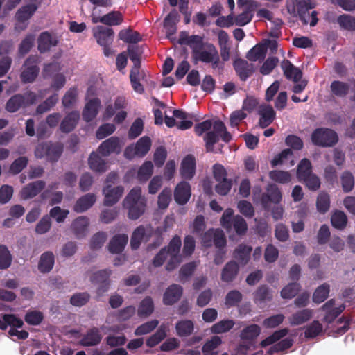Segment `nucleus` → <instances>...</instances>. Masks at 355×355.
I'll use <instances>...</instances> for the list:
<instances>
[{"instance_id": "nucleus-1", "label": "nucleus", "mask_w": 355, "mask_h": 355, "mask_svg": "<svg viewBox=\"0 0 355 355\" xmlns=\"http://www.w3.org/2000/svg\"><path fill=\"white\" fill-rule=\"evenodd\" d=\"M182 245L179 236H174L170 241L167 248H164L156 255L153 265L156 267L162 266L165 260H168L166 269H174L182 260V257L190 256L195 249V240L191 236H187L184 240L182 254L180 253Z\"/></svg>"}, {"instance_id": "nucleus-2", "label": "nucleus", "mask_w": 355, "mask_h": 355, "mask_svg": "<svg viewBox=\"0 0 355 355\" xmlns=\"http://www.w3.org/2000/svg\"><path fill=\"white\" fill-rule=\"evenodd\" d=\"M211 130L205 137L207 149L209 151H214V144H216L219 137L223 141H228L231 139L230 135L226 131L224 124L220 121H205L195 127L197 135H201L205 132Z\"/></svg>"}, {"instance_id": "nucleus-3", "label": "nucleus", "mask_w": 355, "mask_h": 355, "mask_svg": "<svg viewBox=\"0 0 355 355\" xmlns=\"http://www.w3.org/2000/svg\"><path fill=\"white\" fill-rule=\"evenodd\" d=\"M315 7V3L311 0H288L287 1L288 12L293 16H299L302 21L305 24H309L314 26L318 22L317 12L312 11L309 13V10Z\"/></svg>"}, {"instance_id": "nucleus-4", "label": "nucleus", "mask_w": 355, "mask_h": 355, "mask_svg": "<svg viewBox=\"0 0 355 355\" xmlns=\"http://www.w3.org/2000/svg\"><path fill=\"white\" fill-rule=\"evenodd\" d=\"M146 201L141 195V187H136L130 190L123 201L124 207L128 209L130 218L137 219L144 212Z\"/></svg>"}, {"instance_id": "nucleus-5", "label": "nucleus", "mask_w": 355, "mask_h": 355, "mask_svg": "<svg viewBox=\"0 0 355 355\" xmlns=\"http://www.w3.org/2000/svg\"><path fill=\"white\" fill-rule=\"evenodd\" d=\"M128 52L130 60L134 63L130 74L131 85L135 92L141 94L144 91L143 83L148 82V77L145 71L139 69V58L135 48L130 46Z\"/></svg>"}, {"instance_id": "nucleus-6", "label": "nucleus", "mask_w": 355, "mask_h": 355, "mask_svg": "<svg viewBox=\"0 0 355 355\" xmlns=\"http://www.w3.org/2000/svg\"><path fill=\"white\" fill-rule=\"evenodd\" d=\"M127 105V101L123 96L117 97L114 103H107L103 112V119L106 121L114 116V121L116 123H122L127 116V112L125 111Z\"/></svg>"}, {"instance_id": "nucleus-7", "label": "nucleus", "mask_w": 355, "mask_h": 355, "mask_svg": "<svg viewBox=\"0 0 355 355\" xmlns=\"http://www.w3.org/2000/svg\"><path fill=\"white\" fill-rule=\"evenodd\" d=\"M118 177L116 173H110L106 179L105 186L103 189L104 202L107 205L115 204L121 197L123 188L121 186L112 187Z\"/></svg>"}, {"instance_id": "nucleus-8", "label": "nucleus", "mask_w": 355, "mask_h": 355, "mask_svg": "<svg viewBox=\"0 0 355 355\" xmlns=\"http://www.w3.org/2000/svg\"><path fill=\"white\" fill-rule=\"evenodd\" d=\"M238 7L242 8L241 13L234 16L235 25L243 26L248 24L252 19L254 12L260 4L254 0H237Z\"/></svg>"}, {"instance_id": "nucleus-9", "label": "nucleus", "mask_w": 355, "mask_h": 355, "mask_svg": "<svg viewBox=\"0 0 355 355\" xmlns=\"http://www.w3.org/2000/svg\"><path fill=\"white\" fill-rule=\"evenodd\" d=\"M233 214L232 209H227L221 217L220 224L227 231L233 227L238 234H243L247 230V224L240 216L233 217Z\"/></svg>"}, {"instance_id": "nucleus-10", "label": "nucleus", "mask_w": 355, "mask_h": 355, "mask_svg": "<svg viewBox=\"0 0 355 355\" xmlns=\"http://www.w3.org/2000/svg\"><path fill=\"white\" fill-rule=\"evenodd\" d=\"M151 144V139L148 137H142L135 144H132L125 148L124 157L128 159L143 157L150 150Z\"/></svg>"}, {"instance_id": "nucleus-11", "label": "nucleus", "mask_w": 355, "mask_h": 355, "mask_svg": "<svg viewBox=\"0 0 355 355\" xmlns=\"http://www.w3.org/2000/svg\"><path fill=\"white\" fill-rule=\"evenodd\" d=\"M311 140L315 145L331 146L337 142L338 136L332 130L319 128L313 132Z\"/></svg>"}, {"instance_id": "nucleus-12", "label": "nucleus", "mask_w": 355, "mask_h": 355, "mask_svg": "<svg viewBox=\"0 0 355 355\" xmlns=\"http://www.w3.org/2000/svg\"><path fill=\"white\" fill-rule=\"evenodd\" d=\"M94 94L95 89L89 88L87 93V103L83 112V117L86 121L94 119L98 112L101 102L98 98L93 96Z\"/></svg>"}, {"instance_id": "nucleus-13", "label": "nucleus", "mask_w": 355, "mask_h": 355, "mask_svg": "<svg viewBox=\"0 0 355 355\" xmlns=\"http://www.w3.org/2000/svg\"><path fill=\"white\" fill-rule=\"evenodd\" d=\"M98 9L94 8L91 13V19L94 24L102 23L107 26H117L122 23L123 16L118 11H112L101 16Z\"/></svg>"}, {"instance_id": "nucleus-14", "label": "nucleus", "mask_w": 355, "mask_h": 355, "mask_svg": "<svg viewBox=\"0 0 355 355\" xmlns=\"http://www.w3.org/2000/svg\"><path fill=\"white\" fill-rule=\"evenodd\" d=\"M62 151V148L58 144L42 143L36 147L35 153L37 157H45L50 161H56L60 156Z\"/></svg>"}, {"instance_id": "nucleus-15", "label": "nucleus", "mask_w": 355, "mask_h": 355, "mask_svg": "<svg viewBox=\"0 0 355 355\" xmlns=\"http://www.w3.org/2000/svg\"><path fill=\"white\" fill-rule=\"evenodd\" d=\"M173 116H175L177 120V123L175 122V119L168 116L166 111H164L165 123L168 127H173L176 124L179 129L187 130L192 126L193 122L191 117L186 113L180 110H173Z\"/></svg>"}, {"instance_id": "nucleus-16", "label": "nucleus", "mask_w": 355, "mask_h": 355, "mask_svg": "<svg viewBox=\"0 0 355 355\" xmlns=\"http://www.w3.org/2000/svg\"><path fill=\"white\" fill-rule=\"evenodd\" d=\"M194 55L196 60L203 62L211 63L213 67L218 66L219 57L216 49L211 44H204Z\"/></svg>"}, {"instance_id": "nucleus-17", "label": "nucleus", "mask_w": 355, "mask_h": 355, "mask_svg": "<svg viewBox=\"0 0 355 355\" xmlns=\"http://www.w3.org/2000/svg\"><path fill=\"white\" fill-rule=\"evenodd\" d=\"M225 243L223 232L219 229L209 230L202 237V244L205 248L211 246L212 243L217 248H222Z\"/></svg>"}, {"instance_id": "nucleus-18", "label": "nucleus", "mask_w": 355, "mask_h": 355, "mask_svg": "<svg viewBox=\"0 0 355 355\" xmlns=\"http://www.w3.org/2000/svg\"><path fill=\"white\" fill-rule=\"evenodd\" d=\"M110 276V272L107 270H98L90 273L89 278L92 282L98 284L97 288V294L101 296L107 292L109 288V282L107 279Z\"/></svg>"}, {"instance_id": "nucleus-19", "label": "nucleus", "mask_w": 355, "mask_h": 355, "mask_svg": "<svg viewBox=\"0 0 355 355\" xmlns=\"http://www.w3.org/2000/svg\"><path fill=\"white\" fill-rule=\"evenodd\" d=\"M123 142L118 137H112L104 141L98 147V152L103 156H108L112 153H119Z\"/></svg>"}, {"instance_id": "nucleus-20", "label": "nucleus", "mask_w": 355, "mask_h": 355, "mask_svg": "<svg viewBox=\"0 0 355 355\" xmlns=\"http://www.w3.org/2000/svg\"><path fill=\"white\" fill-rule=\"evenodd\" d=\"M35 98V94L32 92L26 94L25 98L20 95H16L7 102L6 108L10 112H15L23 105L33 103Z\"/></svg>"}, {"instance_id": "nucleus-21", "label": "nucleus", "mask_w": 355, "mask_h": 355, "mask_svg": "<svg viewBox=\"0 0 355 355\" xmlns=\"http://www.w3.org/2000/svg\"><path fill=\"white\" fill-rule=\"evenodd\" d=\"M37 58H29L25 62L21 74V80L24 83L33 82L37 77L39 69L37 67Z\"/></svg>"}, {"instance_id": "nucleus-22", "label": "nucleus", "mask_w": 355, "mask_h": 355, "mask_svg": "<svg viewBox=\"0 0 355 355\" xmlns=\"http://www.w3.org/2000/svg\"><path fill=\"white\" fill-rule=\"evenodd\" d=\"M196 159L191 155L184 157L180 164V173L182 178L191 180L196 173Z\"/></svg>"}, {"instance_id": "nucleus-23", "label": "nucleus", "mask_w": 355, "mask_h": 355, "mask_svg": "<svg viewBox=\"0 0 355 355\" xmlns=\"http://www.w3.org/2000/svg\"><path fill=\"white\" fill-rule=\"evenodd\" d=\"M153 230L150 227H139L133 232L130 245L133 250L137 249L142 242L147 241L151 236Z\"/></svg>"}, {"instance_id": "nucleus-24", "label": "nucleus", "mask_w": 355, "mask_h": 355, "mask_svg": "<svg viewBox=\"0 0 355 355\" xmlns=\"http://www.w3.org/2000/svg\"><path fill=\"white\" fill-rule=\"evenodd\" d=\"M191 195V186L187 182L181 181L175 188L174 199L179 205H185L190 199Z\"/></svg>"}, {"instance_id": "nucleus-25", "label": "nucleus", "mask_w": 355, "mask_h": 355, "mask_svg": "<svg viewBox=\"0 0 355 355\" xmlns=\"http://www.w3.org/2000/svg\"><path fill=\"white\" fill-rule=\"evenodd\" d=\"M92 33L97 43L101 46L110 44L113 40V31L107 27L97 26L92 28Z\"/></svg>"}, {"instance_id": "nucleus-26", "label": "nucleus", "mask_w": 355, "mask_h": 355, "mask_svg": "<svg viewBox=\"0 0 355 355\" xmlns=\"http://www.w3.org/2000/svg\"><path fill=\"white\" fill-rule=\"evenodd\" d=\"M28 3L22 7L17 12L16 17L19 21H24L28 19L36 11L42 0H28Z\"/></svg>"}, {"instance_id": "nucleus-27", "label": "nucleus", "mask_w": 355, "mask_h": 355, "mask_svg": "<svg viewBox=\"0 0 355 355\" xmlns=\"http://www.w3.org/2000/svg\"><path fill=\"white\" fill-rule=\"evenodd\" d=\"M259 124L262 128L268 126L275 117V112L270 105H263L259 108Z\"/></svg>"}, {"instance_id": "nucleus-28", "label": "nucleus", "mask_w": 355, "mask_h": 355, "mask_svg": "<svg viewBox=\"0 0 355 355\" xmlns=\"http://www.w3.org/2000/svg\"><path fill=\"white\" fill-rule=\"evenodd\" d=\"M182 293V288L176 284L170 286L165 291L163 302L165 304L171 305L178 302Z\"/></svg>"}, {"instance_id": "nucleus-29", "label": "nucleus", "mask_w": 355, "mask_h": 355, "mask_svg": "<svg viewBox=\"0 0 355 355\" xmlns=\"http://www.w3.org/2000/svg\"><path fill=\"white\" fill-rule=\"evenodd\" d=\"M179 43L188 44L193 49V54L196 53L204 44L202 38L198 35L189 36L186 33H182L180 35Z\"/></svg>"}, {"instance_id": "nucleus-30", "label": "nucleus", "mask_w": 355, "mask_h": 355, "mask_svg": "<svg viewBox=\"0 0 355 355\" xmlns=\"http://www.w3.org/2000/svg\"><path fill=\"white\" fill-rule=\"evenodd\" d=\"M88 164L92 171L98 173H103L108 168L107 163L100 157L98 153L95 152L91 153Z\"/></svg>"}, {"instance_id": "nucleus-31", "label": "nucleus", "mask_w": 355, "mask_h": 355, "mask_svg": "<svg viewBox=\"0 0 355 355\" xmlns=\"http://www.w3.org/2000/svg\"><path fill=\"white\" fill-rule=\"evenodd\" d=\"M96 196L93 193H87L80 198L74 205L76 212H84L89 209L96 202Z\"/></svg>"}, {"instance_id": "nucleus-32", "label": "nucleus", "mask_w": 355, "mask_h": 355, "mask_svg": "<svg viewBox=\"0 0 355 355\" xmlns=\"http://www.w3.org/2000/svg\"><path fill=\"white\" fill-rule=\"evenodd\" d=\"M222 344V339L214 336L208 339L202 348V355H218L217 348Z\"/></svg>"}, {"instance_id": "nucleus-33", "label": "nucleus", "mask_w": 355, "mask_h": 355, "mask_svg": "<svg viewBox=\"0 0 355 355\" xmlns=\"http://www.w3.org/2000/svg\"><path fill=\"white\" fill-rule=\"evenodd\" d=\"M335 302L333 300H329L322 307V310L325 312L324 320L328 322L332 321L337 317L345 309L344 306L335 307Z\"/></svg>"}, {"instance_id": "nucleus-34", "label": "nucleus", "mask_w": 355, "mask_h": 355, "mask_svg": "<svg viewBox=\"0 0 355 355\" xmlns=\"http://www.w3.org/2000/svg\"><path fill=\"white\" fill-rule=\"evenodd\" d=\"M56 37L49 33H42L38 39V49L40 52L49 51L51 47L56 46Z\"/></svg>"}, {"instance_id": "nucleus-35", "label": "nucleus", "mask_w": 355, "mask_h": 355, "mask_svg": "<svg viewBox=\"0 0 355 355\" xmlns=\"http://www.w3.org/2000/svg\"><path fill=\"white\" fill-rule=\"evenodd\" d=\"M44 184L42 181L31 183L21 189L20 192V197L24 200L33 198L44 188Z\"/></svg>"}, {"instance_id": "nucleus-36", "label": "nucleus", "mask_w": 355, "mask_h": 355, "mask_svg": "<svg viewBox=\"0 0 355 355\" xmlns=\"http://www.w3.org/2000/svg\"><path fill=\"white\" fill-rule=\"evenodd\" d=\"M24 324L23 320L13 314H4L0 318V329H6L8 326L11 329L21 328Z\"/></svg>"}, {"instance_id": "nucleus-37", "label": "nucleus", "mask_w": 355, "mask_h": 355, "mask_svg": "<svg viewBox=\"0 0 355 355\" xmlns=\"http://www.w3.org/2000/svg\"><path fill=\"white\" fill-rule=\"evenodd\" d=\"M178 21V15L175 12L169 13L164 19V26L167 37L171 40H173V35L176 32L175 26Z\"/></svg>"}, {"instance_id": "nucleus-38", "label": "nucleus", "mask_w": 355, "mask_h": 355, "mask_svg": "<svg viewBox=\"0 0 355 355\" xmlns=\"http://www.w3.org/2000/svg\"><path fill=\"white\" fill-rule=\"evenodd\" d=\"M128 237L125 234H119L115 236L110 242L109 250L112 253H119L127 244Z\"/></svg>"}, {"instance_id": "nucleus-39", "label": "nucleus", "mask_w": 355, "mask_h": 355, "mask_svg": "<svg viewBox=\"0 0 355 355\" xmlns=\"http://www.w3.org/2000/svg\"><path fill=\"white\" fill-rule=\"evenodd\" d=\"M168 331V327L166 324H162L156 332L147 339L146 345L149 347L157 345L166 336Z\"/></svg>"}, {"instance_id": "nucleus-40", "label": "nucleus", "mask_w": 355, "mask_h": 355, "mask_svg": "<svg viewBox=\"0 0 355 355\" xmlns=\"http://www.w3.org/2000/svg\"><path fill=\"white\" fill-rule=\"evenodd\" d=\"M154 166L152 162L145 161L138 168L137 178L141 182H146L153 173Z\"/></svg>"}, {"instance_id": "nucleus-41", "label": "nucleus", "mask_w": 355, "mask_h": 355, "mask_svg": "<svg viewBox=\"0 0 355 355\" xmlns=\"http://www.w3.org/2000/svg\"><path fill=\"white\" fill-rule=\"evenodd\" d=\"M175 330L177 335L180 337H187L194 330L193 322L190 320H180L176 324Z\"/></svg>"}, {"instance_id": "nucleus-42", "label": "nucleus", "mask_w": 355, "mask_h": 355, "mask_svg": "<svg viewBox=\"0 0 355 355\" xmlns=\"http://www.w3.org/2000/svg\"><path fill=\"white\" fill-rule=\"evenodd\" d=\"M293 152L290 149H284L280 153L277 154L271 160L272 167L286 164L287 161H290V166L294 165V161L292 159Z\"/></svg>"}, {"instance_id": "nucleus-43", "label": "nucleus", "mask_w": 355, "mask_h": 355, "mask_svg": "<svg viewBox=\"0 0 355 355\" xmlns=\"http://www.w3.org/2000/svg\"><path fill=\"white\" fill-rule=\"evenodd\" d=\"M54 265V256L52 252H46L43 253L38 264V269L41 272H49Z\"/></svg>"}, {"instance_id": "nucleus-44", "label": "nucleus", "mask_w": 355, "mask_h": 355, "mask_svg": "<svg viewBox=\"0 0 355 355\" xmlns=\"http://www.w3.org/2000/svg\"><path fill=\"white\" fill-rule=\"evenodd\" d=\"M238 272V266L235 262L230 261L227 263L221 272V279L225 282H232L236 276Z\"/></svg>"}, {"instance_id": "nucleus-45", "label": "nucleus", "mask_w": 355, "mask_h": 355, "mask_svg": "<svg viewBox=\"0 0 355 355\" xmlns=\"http://www.w3.org/2000/svg\"><path fill=\"white\" fill-rule=\"evenodd\" d=\"M285 76L292 79L294 82H297L301 79L302 73L300 70L295 67L290 62L284 61L282 64Z\"/></svg>"}, {"instance_id": "nucleus-46", "label": "nucleus", "mask_w": 355, "mask_h": 355, "mask_svg": "<svg viewBox=\"0 0 355 355\" xmlns=\"http://www.w3.org/2000/svg\"><path fill=\"white\" fill-rule=\"evenodd\" d=\"M101 340L99 330L96 328L90 329L82 338L80 343L84 346H92L97 345Z\"/></svg>"}, {"instance_id": "nucleus-47", "label": "nucleus", "mask_w": 355, "mask_h": 355, "mask_svg": "<svg viewBox=\"0 0 355 355\" xmlns=\"http://www.w3.org/2000/svg\"><path fill=\"white\" fill-rule=\"evenodd\" d=\"M154 310V304L152 299L149 297L144 298L139 304L137 314L142 318L149 316Z\"/></svg>"}, {"instance_id": "nucleus-48", "label": "nucleus", "mask_w": 355, "mask_h": 355, "mask_svg": "<svg viewBox=\"0 0 355 355\" xmlns=\"http://www.w3.org/2000/svg\"><path fill=\"white\" fill-rule=\"evenodd\" d=\"M331 223L334 227L343 230L347 225V217L343 211L336 210L331 215Z\"/></svg>"}, {"instance_id": "nucleus-49", "label": "nucleus", "mask_w": 355, "mask_h": 355, "mask_svg": "<svg viewBox=\"0 0 355 355\" xmlns=\"http://www.w3.org/2000/svg\"><path fill=\"white\" fill-rule=\"evenodd\" d=\"M234 325V322L232 320H223L212 325L210 331L214 334H221L229 331Z\"/></svg>"}, {"instance_id": "nucleus-50", "label": "nucleus", "mask_w": 355, "mask_h": 355, "mask_svg": "<svg viewBox=\"0 0 355 355\" xmlns=\"http://www.w3.org/2000/svg\"><path fill=\"white\" fill-rule=\"evenodd\" d=\"M79 119V113L77 112H73L67 116L62 121L60 128L63 132H70L76 126Z\"/></svg>"}, {"instance_id": "nucleus-51", "label": "nucleus", "mask_w": 355, "mask_h": 355, "mask_svg": "<svg viewBox=\"0 0 355 355\" xmlns=\"http://www.w3.org/2000/svg\"><path fill=\"white\" fill-rule=\"evenodd\" d=\"M89 220L85 216L76 219L73 223V230L78 237L83 236L87 230Z\"/></svg>"}, {"instance_id": "nucleus-52", "label": "nucleus", "mask_w": 355, "mask_h": 355, "mask_svg": "<svg viewBox=\"0 0 355 355\" xmlns=\"http://www.w3.org/2000/svg\"><path fill=\"white\" fill-rule=\"evenodd\" d=\"M234 68L242 80H245L252 73V67L243 60H237L234 62Z\"/></svg>"}, {"instance_id": "nucleus-53", "label": "nucleus", "mask_w": 355, "mask_h": 355, "mask_svg": "<svg viewBox=\"0 0 355 355\" xmlns=\"http://www.w3.org/2000/svg\"><path fill=\"white\" fill-rule=\"evenodd\" d=\"M266 50L267 47L265 44H258L248 52L247 58L252 61L263 59L266 56Z\"/></svg>"}, {"instance_id": "nucleus-54", "label": "nucleus", "mask_w": 355, "mask_h": 355, "mask_svg": "<svg viewBox=\"0 0 355 355\" xmlns=\"http://www.w3.org/2000/svg\"><path fill=\"white\" fill-rule=\"evenodd\" d=\"M12 261V257L8 248L4 245H0V269L4 270L9 268Z\"/></svg>"}, {"instance_id": "nucleus-55", "label": "nucleus", "mask_w": 355, "mask_h": 355, "mask_svg": "<svg viewBox=\"0 0 355 355\" xmlns=\"http://www.w3.org/2000/svg\"><path fill=\"white\" fill-rule=\"evenodd\" d=\"M119 37L121 40L128 43H137L141 40L138 32L127 29L121 31Z\"/></svg>"}, {"instance_id": "nucleus-56", "label": "nucleus", "mask_w": 355, "mask_h": 355, "mask_svg": "<svg viewBox=\"0 0 355 355\" xmlns=\"http://www.w3.org/2000/svg\"><path fill=\"white\" fill-rule=\"evenodd\" d=\"M159 324V321L157 320H153L146 322L138 327L135 331V336H143L148 334L153 331Z\"/></svg>"}, {"instance_id": "nucleus-57", "label": "nucleus", "mask_w": 355, "mask_h": 355, "mask_svg": "<svg viewBox=\"0 0 355 355\" xmlns=\"http://www.w3.org/2000/svg\"><path fill=\"white\" fill-rule=\"evenodd\" d=\"M261 332L260 327L257 324H251L245 328L241 334L243 340H251L256 338Z\"/></svg>"}, {"instance_id": "nucleus-58", "label": "nucleus", "mask_w": 355, "mask_h": 355, "mask_svg": "<svg viewBox=\"0 0 355 355\" xmlns=\"http://www.w3.org/2000/svg\"><path fill=\"white\" fill-rule=\"evenodd\" d=\"M329 293V286L327 284H322L318 287L313 295V300L315 303L324 302Z\"/></svg>"}, {"instance_id": "nucleus-59", "label": "nucleus", "mask_w": 355, "mask_h": 355, "mask_svg": "<svg viewBox=\"0 0 355 355\" xmlns=\"http://www.w3.org/2000/svg\"><path fill=\"white\" fill-rule=\"evenodd\" d=\"M269 175L272 180L281 184L289 182L292 177L289 172L282 171H272Z\"/></svg>"}, {"instance_id": "nucleus-60", "label": "nucleus", "mask_w": 355, "mask_h": 355, "mask_svg": "<svg viewBox=\"0 0 355 355\" xmlns=\"http://www.w3.org/2000/svg\"><path fill=\"white\" fill-rule=\"evenodd\" d=\"M171 199V191L169 188H164L158 196L157 205L160 209H166Z\"/></svg>"}, {"instance_id": "nucleus-61", "label": "nucleus", "mask_w": 355, "mask_h": 355, "mask_svg": "<svg viewBox=\"0 0 355 355\" xmlns=\"http://www.w3.org/2000/svg\"><path fill=\"white\" fill-rule=\"evenodd\" d=\"M177 170V163L173 159H169L165 164L163 171V178L170 181L175 178Z\"/></svg>"}, {"instance_id": "nucleus-62", "label": "nucleus", "mask_w": 355, "mask_h": 355, "mask_svg": "<svg viewBox=\"0 0 355 355\" xmlns=\"http://www.w3.org/2000/svg\"><path fill=\"white\" fill-rule=\"evenodd\" d=\"M311 174V165L307 159H302L297 166V175L299 180L306 178Z\"/></svg>"}, {"instance_id": "nucleus-63", "label": "nucleus", "mask_w": 355, "mask_h": 355, "mask_svg": "<svg viewBox=\"0 0 355 355\" xmlns=\"http://www.w3.org/2000/svg\"><path fill=\"white\" fill-rule=\"evenodd\" d=\"M330 206V200L328 194L321 193L317 199V209L320 213L327 212Z\"/></svg>"}, {"instance_id": "nucleus-64", "label": "nucleus", "mask_w": 355, "mask_h": 355, "mask_svg": "<svg viewBox=\"0 0 355 355\" xmlns=\"http://www.w3.org/2000/svg\"><path fill=\"white\" fill-rule=\"evenodd\" d=\"M340 26L345 30H355V17L347 15H343L338 18Z\"/></svg>"}]
</instances>
